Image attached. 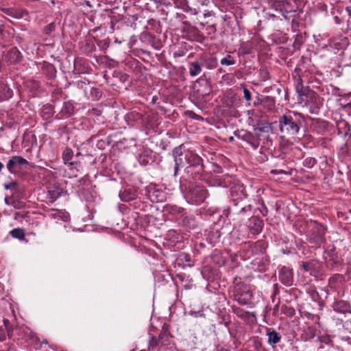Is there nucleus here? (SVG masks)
Returning <instances> with one entry per match:
<instances>
[{"label":"nucleus","mask_w":351,"mask_h":351,"mask_svg":"<svg viewBox=\"0 0 351 351\" xmlns=\"http://www.w3.org/2000/svg\"><path fill=\"white\" fill-rule=\"evenodd\" d=\"M54 29H55V25H54V23H51L45 27V32L46 34H49L51 32L54 31Z\"/></svg>","instance_id":"nucleus-34"},{"label":"nucleus","mask_w":351,"mask_h":351,"mask_svg":"<svg viewBox=\"0 0 351 351\" xmlns=\"http://www.w3.org/2000/svg\"><path fill=\"white\" fill-rule=\"evenodd\" d=\"M191 198L197 204L203 202L207 197V191L200 186H195L190 191Z\"/></svg>","instance_id":"nucleus-8"},{"label":"nucleus","mask_w":351,"mask_h":351,"mask_svg":"<svg viewBox=\"0 0 351 351\" xmlns=\"http://www.w3.org/2000/svg\"><path fill=\"white\" fill-rule=\"evenodd\" d=\"M252 222L254 225V228H253L254 233H258L261 231L263 227V221L258 217H254L251 219Z\"/></svg>","instance_id":"nucleus-22"},{"label":"nucleus","mask_w":351,"mask_h":351,"mask_svg":"<svg viewBox=\"0 0 351 351\" xmlns=\"http://www.w3.org/2000/svg\"><path fill=\"white\" fill-rule=\"evenodd\" d=\"M209 3V0H202L201 4L202 5H208Z\"/></svg>","instance_id":"nucleus-40"},{"label":"nucleus","mask_w":351,"mask_h":351,"mask_svg":"<svg viewBox=\"0 0 351 351\" xmlns=\"http://www.w3.org/2000/svg\"><path fill=\"white\" fill-rule=\"evenodd\" d=\"M333 309L337 313L343 314L351 313V306L350 304L343 300L336 302L333 305Z\"/></svg>","instance_id":"nucleus-13"},{"label":"nucleus","mask_w":351,"mask_h":351,"mask_svg":"<svg viewBox=\"0 0 351 351\" xmlns=\"http://www.w3.org/2000/svg\"><path fill=\"white\" fill-rule=\"evenodd\" d=\"M265 101L267 103V107L271 110L274 108L275 106V101L272 97H266L265 98Z\"/></svg>","instance_id":"nucleus-32"},{"label":"nucleus","mask_w":351,"mask_h":351,"mask_svg":"<svg viewBox=\"0 0 351 351\" xmlns=\"http://www.w3.org/2000/svg\"><path fill=\"white\" fill-rule=\"evenodd\" d=\"M308 239L316 246H320L325 242V228L316 221L311 220L308 223Z\"/></svg>","instance_id":"nucleus-2"},{"label":"nucleus","mask_w":351,"mask_h":351,"mask_svg":"<svg viewBox=\"0 0 351 351\" xmlns=\"http://www.w3.org/2000/svg\"><path fill=\"white\" fill-rule=\"evenodd\" d=\"M206 31L207 32V34L208 36H210V38H213V35L215 34V33L216 32V27H215V25H208L206 28Z\"/></svg>","instance_id":"nucleus-31"},{"label":"nucleus","mask_w":351,"mask_h":351,"mask_svg":"<svg viewBox=\"0 0 351 351\" xmlns=\"http://www.w3.org/2000/svg\"><path fill=\"white\" fill-rule=\"evenodd\" d=\"M73 106L70 102H64L60 111V118L69 117L73 112Z\"/></svg>","instance_id":"nucleus-15"},{"label":"nucleus","mask_w":351,"mask_h":351,"mask_svg":"<svg viewBox=\"0 0 351 351\" xmlns=\"http://www.w3.org/2000/svg\"><path fill=\"white\" fill-rule=\"evenodd\" d=\"M202 88L198 89L197 92L199 94V97H202V99H203L210 94L211 91V88L210 85L207 83H206L204 86H202Z\"/></svg>","instance_id":"nucleus-21"},{"label":"nucleus","mask_w":351,"mask_h":351,"mask_svg":"<svg viewBox=\"0 0 351 351\" xmlns=\"http://www.w3.org/2000/svg\"><path fill=\"white\" fill-rule=\"evenodd\" d=\"M160 342L159 338L156 337H152L149 343V348L151 349H154L157 347L158 343Z\"/></svg>","instance_id":"nucleus-30"},{"label":"nucleus","mask_w":351,"mask_h":351,"mask_svg":"<svg viewBox=\"0 0 351 351\" xmlns=\"http://www.w3.org/2000/svg\"><path fill=\"white\" fill-rule=\"evenodd\" d=\"M174 156V175L176 176L180 167H183L187 163L186 151L182 152L181 147H176L173 149Z\"/></svg>","instance_id":"nucleus-6"},{"label":"nucleus","mask_w":351,"mask_h":351,"mask_svg":"<svg viewBox=\"0 0 351 351\" xmlns=\"http://www.w3.org/2000/svg\"><path fill=\"white\" fill-rule=\"evenodd\" d=\"M201 71L202 66L198 62H193L189 64V74L191 76H197Z\"/></svg>","instance_id":"nucleus-18"},{"label":"nucleus","mask_w":351,"mask_h":351,"mask_svg":"<svg viewBox=\"0 0 351 351\" xmlns=\"http://www.w3.org/2000/svg\"><path fill=\"white\" fill-rule=\"evenodd\" d=\"M281 311L289 317H292L295 315V309L287 305H282L281 307Z\"/></svg>","instance_id":"nucleus-27"},{"label":"nucleus","mask_w":351,"mask_h":351,"mask_svg":"<svg viewBox=\"0 0 351 351\" xmlns=\"http://www.w3.org/2000/svg\"><path fill=\"white\" fill-rule=\"evenodd\" d=\"M5 188L6 189H8L10 188V186H9V185H5Z\"/></svg>","instance_id":"nucleus-49"},{"label":"nucleus","mask_w":351,"mask_h":351,"mask_svg":"<svg viewBox=\"0 0 351 351\" xmlns=\"http://www.w3.org/2000/svg\"><path fill=\"white\" fill-rule=\"evenodd\" d=\"M169 332L168 331V330L167 328H165L163 327L162 331L160 332V335H159V339L160 341V343L162 344L166 343L168 340H169Z\"/></svg>","instance_id":"nucleus-26"},{"label":"nucleus","mask_w":351,"mask_h":351,"mask_svg":"<svg viewBox=\"0 0 351 351\" xmlns=\"http://www.w3.org/2000/svg\"><path fill=\"white\" fill-rule=\"evenodd\" d=\"M233 202H234V206H236V207H237V206H239V202H236V200H235V199H233Z\"/></svg>","instance_id":"nucleus-45"},{"label":"nucleus","mask_w":351,"mask_h":351,"mask_svg":"<svg viewBox=\"0 0 351 351\" xmlns=\"http://www.w3.org/2000/svg\"><path fill=\"white\" fill-rule=\"evenodd\" d=\"M28 164L29 162L24 158L19 156H14L8 160L7 163V169L10 173H16L24 165Z\"/></svg>","instance_id":"nucleus-5"},{"label":"nucleus","mask_w":351,"mask_h":351,"mask_svg":"<svg viewBox=\"0 0 351 351\" xmlns=\"http://www.w3.org/2000/svg\"><path fill=\"white\" fill-rule=\"evenodd\" d=\"M61 195V192L58 189L48 191L47 197L50 202H55Z\"/></svg>","instance_id":"nucleus-25"},{"label":"nucleus","mask_w":351,"mask_h":351,"mask_svg":"<svg viewBox=\"0 0 351 351\" xmlns=\"http://www.w3.org/2000/svg\"><path fill=\"white\" fill-rule=\"evenodd\" d=\"M234 134L239 138L242 139L243 141H246L248 144H250L253 148L257 149L260 144V140L258 136L254 135L252 133L250 132L241 131V132H235Z\"/></svg>","instance_id":"nucleus-7"},{"label":"nucleus","mask_w":351,"mask_h":351,"mask_svg":"<svg viewBox=\"0 0 351 351\" xmlns=\"http://www.w3.org/2000/svg\"><path fill=\"white\" fill-rule=\"evenodd\" d=\"M187 163L189 166V168H195L196 169L195 173L201 174L204 171V165L202 158L197 154L191 152L186 151Z\"/></svg>","instance_id":"nucleus-4"},{"label":"nucleus","mask_w":351,"mask_h":351,"mask_svg":"<svg viewBox=\"0 0 351 351\" xmlns=\"http://www.w3.org/2000/svg\"><path fill=\"white\" fill-rule=\"evenodd\" d=\"M10 235L15 239L23 240L25 239V232L21 228H14L10 232Z\"/></svg>","instance_id":"nucleus-23"},{"label":"nucleus","mask_w":351,"mask_h":351,"mask_svg":"<svg viewBox=\"0 0 351 351\" xmlns=\"http://www.w3.org/2000/svg\"><path fill=\"white\" fill-rule=\"evenodd\" d=\"M346 11L348 12V15L351 18V7H346Z\"/></svg>","instance_id":"nucleus-39"},{"label":"nucleus","mask_w":351,"mask_h":351,"mask_svg":"<svg viewBox=\"0 0 351 351\" xmlns=\"http://www.w3.org/2000/svg\"><path fill=\"white\" fill-rule=\"evenodd\" d=\"M230 141H233V137H230Z\"/></svg>","instance_id":"nucleus-50"},{"label":"nucleus","mask_w":351,"mask_h":351,"mask_svg":"<svg viewBox=\"0 0 351 351\" xmlns=\"http://www.w3.org/2000/svg\"><path fill=\"white\" fill-rule=\"evenodd\" d=\"M5 339V334L3 329L0 327V341H3Z\"/></svg>","instance_id":"nucleus-37"},{"label":"nucleus","mask_w":351,"mask_h":351,"mask_svg":"<svg viewBox=\"0 0 351 351\" xmlns=\"http://www.w3.org/2000/svg\"><path fill=\"white\" fill-rule=\"evenodd\" d=\"M295 88L300 95L309 97L311 99H314L317 97V95L315 92L310 90L308 87L303 86L302 80L300 76L298 77V79L297 80Z\"/></svg>","instance_id":"nucleus-10"},{"label":"nucleus","mask_w":351,"mask_h":351,"mask_svg":"<svg viewBox=\"0 0 351 351\" xmlns=\"http://www.w3.org/2000/svg\"><path fill=\"white\" fill-rule=\"evenodd\" d=\"M3 168V165L2 162H0V171H1V169Z\"/></svg>","instance_id":"nucleus-47"},{"label":"nucleus","mask_w":351,"mask_h":351,"mask_svg":"<svg viewBox=\"0 0 351 351\" xmlns=\"http://www.w3.org/2000/svg\"><path fill=\"white\" fill-rule=\"evenodd\" d=\"M310 162H312V165H313L315 163V160L310 158Z\"/></svg>","instance_id":"nucleus-46"},{"label":"nucleus","mask_w":351,"mask_h":351,"mask_svg":"<svg viewBox=\"0 0 351 351\" xmlns=\"http://www.w3.org/2000/svg\"><path fill=\"white\" fill-rule=\"evenodd\" d=\"M29 339L32 340V343H36L39 340L38 337L32 332L29 334Z\"/></svg>","instance_id":"nucleus-36"},{"label":"nucleus","mask_w":351,"mask_h":351,"mask_svg":"<svg viewBox=\"0 0 351 351\" xmlns=\"http://www.w3.org/2000/svg\"><path fill=\"white\" fill-rule=\"evenodd\" d=\"M304 117L300 113L290 112L279 118L278 126L280 132L292 136L295 140H300L299 134Z\"/></svg>","instance_id":"nucleus-1"},{"label":"nucleus","mask_w":351,"mask_h":351,"mask_svg":"<svg viewBox=\"0 0 351 351\" xmlns=\"http://www.w3.org/2000/svg\"><path fill=\"white\" fill-rule=\"evenodd\" d=\"M210 16V14H209V13H205V14H204V17H207V16Z\"/></svg>","instance_id":"nucleus-48"},{"label":"nucleus","mask_w":351,"mask_h":351,"mask_svg":"<svg viewBox=\"0 0 351 351\" xmlns=\"http://www.w3.org/2000/svg\"><path fill=\"white\" fill-rule=\"evenodd\" d=\"M12 95V90L5 84H0V100H6Z\"/></svg>","instance_id":"nucleus-16"},{"label":"nucleus","mask_w":351,"mask_h":351,"mask_svg":"<svg viewBox=\"0 0 351 351\" xmlns=\"http://www.w3.org/2000/svg\"><path fill=\"white\" fill-rule=\"evenodd\" d=\"M233 295L235 300L241 305L251 303L253 297L252 292L249 287L243 282H238L234 285Z\"/></svg>","instance_id":"nucleus-3"},{"label":"nucleus","mask_w":351,"mask_h":351,"mask_svg":"<svg viewBox=\"0 0 351 351\" xmlns=\"http://www.w3.org/2000/svg\"><path fill=\"white\" fill-rule=\"evenodd\" d=\"M2 11L6 14L16 19H21L27 15L24 10H17L12 8H3Z\"/></svg>","instance_id":"nucleus-14"},{"label":"nucleus","mask_w":351,"mask_h":351,"mask_svg":"<svg viewBox=\"0 0 351 351\" xmlns=\"http://www.w3.org/2000/svg\"><path fill=\"white\" fill-rule=\"evenodd\" d=\"M21 54L16 47L10 49L5 55V60L10 63H16L21 60Z\"/></svg>","instance_id":"nucleus-11"},{"label":"nucleus","mask_w":351,"mask_h":351,"mask_svg":"<svg viewBox=\"0 0 351 351\" xmlns=\"http://www.w3.org/2000/svg\"><path fill=\"white\" fill-rule=\"evenodd\" d=\"M192 32H194V33H197L198 32V30L196 27H193L192 28Z\"/></svg>","instance_id":"nucleus-43"},{"label":"nucleus","mask_w":351,"mask_h":351,"mask_svg":"<svg viewBox=\"0 0 351 351\" xmlns=\"http://www.w3.org/2000/svg\"><path fill=\"white\" fill-rule=\"evenodd\" d=\"M231 308L232 310V312L239 317L243 319H247L250 317V313L247 311H245V310L241 308L239 306H232Z\"/></svg>","instance_id":"nucleus-17"},{"label":"nucleus","mask_w":351,"mask_h":351,"mask_svg":"<svg viewBox=\"0 0 351 351\" xmlns=\"http://www.w3.org/2000/svg\"><path fill=\"white\" fill-rule=\"evenodd\" d=\"M279 280L286 286H291L293 282L292 269L283 266L279 271Z\"/></svg>","instance_id":"nucleus-9"},{"label":"nucleus","mask_w":351,"mask_h":351,"mask_svg":"<svg viewBox=\"0 0 351 351\" xmlns=\"http://www.w3.org/2000/svg\"><path fill=\"white\" fill-rule=\"evenodd\" d=\"M5 329L7 330V334L9 338H12L13 335V328L11 324L7 325L5 327Z\"/></svg>","instance_id":"nucleus-35"},{"label":"nucleus","mask_w":351,"mask_h":351,"mask_svg":"<svg viewBox=\"0 0 351 351\" xmlns=\"http://www.w3.org/2000/svg\"><path fill=\"white\" fill-rule=\"evenodd\" d=\"M150 1H152L155 3H162V0H149Z\"/></svg>","instance_id":"nucleus-42"},{"label":"nucleus","mask_w":351,"mask_h":351,"mask_svg":"<svg viewBox=\"0 0 351 351\" xmlns=\"http://www.w3.org/2000/svg\"><path fill=\"white\" fill-rule=\"evenodd\" d=\"M312 266H313V264L311 262H302V265H301L302 268L304 271H308V272L311 271Z\"/></svg>","instance_id":"nucleus-33"},{"label":"nucleus","mask_w":351,"mask_h":351,"mask_svg":"<svg viewBox=\"0 0 351 351\" xmlns=\"http://www.w3.org/2000/svg\"><path fill=\"white\" fill-rule=\"evenodd\" d=\"M241 87L242 88L243 91V97L246 101V106H250L252 100L251 92L249 90V89L247 88V87L244 84H241Z\"/></svg>","instance_id":"nucleus-24"},{"label":"nucleus","mask_w":351,"mask_h":351,"mask_svg":"<svg viewBox=\"0 0 351 351\" xmlns=\"http://www.w3.org/2000/svg\"><path fill=\"white\" fill-rule=\"evenodd\" d=\"M266 335L267 336V343L274 346L281 340V335L272 328H267Z\"/></svg>","instance_id":"nucleus-12"},{"label":"nucleus","mask_w":351,"mask_h":351,"mask_svg":"<svg viewBox=\"0 0 351 351\" xmlns=\"http://www.w3.org/2000/svg\"><path fill=\"white\" fill-rule=\"evenodd\" d=\"M43 343L47 344V341L46 340L43 341Z\"/></svg>","instance_id":"nucleus-51"},{"label":"nucleus","mask_w":351,"mask_h":351,"mask_svg":"<svg viewBox=\"0 0 351 351\" xmlns=\"http://www.w3.org/2000/svg\"><path fill=\"white\" fill-rule=\"evenodd\" d=\"M311 295L314 300H316L318 298V293L315 291H313V293Z\"/></svg>","instance_id":"nucleus-38"},{"label":"nucleus","mask_w":351,"mask_h":351,"mask_svg":"<svg viewBox=\"0 0 351 351\" xmlns=\"http://www.w3.org/2000/svg\"><path fill=\"white\" fill-rule=\"evenodd\" d=\"M3 324H4L5 327H6L7 325H10V321L8 319H3Z\"/></svg>","instance_id":"nucleus-41"},{"label":"nucleus","mask_w":351,"mask_h":351,"mask_svg":"<svg viewBox=\"0 0 351 351\" xmlns=\"http://www.w3.org/2000/svg\"><path fill=\"white\" fill-rule=\"evenodd\" d=\"M73 156V152L70 148H66L62 153V159L64 162V164H69L72 165L74 164L73 162H71V159Z\"/></svg>","instance_id":"nucleus-20"},{"label":"nucleus","mask_w":351,"mask_h":351,"mask_svg":"<svg viewBox=\"0 0 351 351\" xmlns=\"http://www.w3.org/2000/svg\"><path fill=\"white\" fill-rule=\"evenodd\" d=\"M350 213H351V210H350Z\"/></svg>","instance_id":"nucleus-52"},{"label":"nucleus","mask_w":351,"mask_h":351,"mask_svg":"<svg viewBox=\"0 0 351 351\" xmlns=\"http://www.w3.org/2000/svg\"><path fill=\"white\" fill-rule=\"evenodd\" d=\"M221 64L222 65H233L236 63L235 60L230 55L227 56L225 58H223L220 61Z\"/></svg>","instance_id":"nucleus-28"},{"label":"nucleus","mask_w":351,"mask_h":351,"mask_svg":"<svg viewBox=\"0 0 351 351\" xmlns=\"http://www.w3.org/2000/svg\"><path fill=\"white\" fill-rule=\"evenodd\" d=\"M245 211V206L243 205H241L240 208V212H244Z\"/></svg>","instance_id":"nucleus-44"},{"label":"nucleus","mask_w":351,"mask_h":351,"mask_svg":"<svg viewBox=\"0 0 351 351\" xmlns=\"http://www.w3.org/2000/svg\"><path fill=\"white\" fill-rule=\"evenodd\" d=\"M343 277L341 274H335L330 278L328 283L331 288H337L343 282Z\"/></svg>","instance_id":"nucleus-19"},{"label":"nucleus","mask_w":351,"mask_h":351,"mask_svg":"<svg viewBox=\"0 0 351 351\" xmlns=\"http://www.w3.org/2000/svg\"><path fill=\"white\" fill-rule=\"evenodd\" d=\"M185 114L186 116H188L189 117H190L191 119H193L195 120H197V121L203 120V117H201L199 114H195L194 112H193L191 110H186L185 112Z\"/></svg>","instance_id":"nucleus-29"}]
</instances>
